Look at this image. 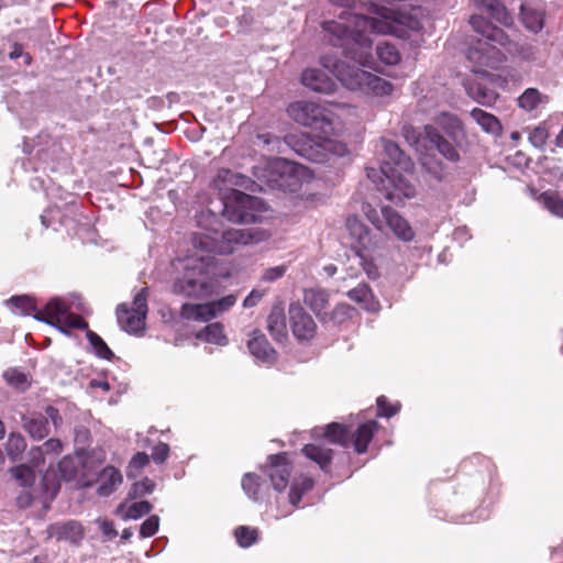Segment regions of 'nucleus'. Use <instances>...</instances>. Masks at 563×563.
Here are the masks:
<instances>
[{
  "label": "nucleus",
  "mask_w": 563,
  "mask_h": 563,
  "mask_svg": "<svg viewBox=\"0 0 563 563\" xmlns=\"http://www.w3.org/2000/svg\"><path fill=\"white\" fill-rule=\"evenodd\" d=\"M303 302L307 305L317 316L329 308L330 296L329 292L321 288L306 289L303 292Z\"/></svg>",
  "instance_id": "obj_28"
},
{
  "label": "nucleus",
  "mask_w": 563,
  "mask_h": 563,
  "mask_svg": "<svg viewBox=\"0 0 563 563\" xmlns=\"http://www.w3.org/2000/svg\"><path fill=\"white\" fill-rule=\"evenodd\" d=\"M423 140L431 144L445 159L457 163L461 159L457 147L462 144H455L449 137H445L437 126L426 124L423 126Z\"/></svg>",
  "instance_id": "obj_13"
},
{
  "label": "nucleus",
  "mask_w": 563,
  "mask_h": 563,
  "mask_svg": "<svg viewBox=\"0 0 563 563\" xmlns=\"http://www.w3.org/2000/svg\"><path fill=\"white\" fill-rule=\"evenodd\" d=\"M57 329L66 334L69 333L70 329L86 330L87 332L89 330V324L81 316L70 312L68 310L66 316L64 317L62 327Z\"/></svg>",
  "instance_id": "obj_45"
},
{
  "label": "nucleus",
  "mask_w": 563,
  "mask_h": 563,
  "mask_svg": "<svg viewBox=\"0 0 563 563\" xmlns=\"http://www.w3.org/2000/svg\"><path fill=\"white\" fill-rule=\"evenodd\" d=\"M422 166L426 170L431 174L438 180H441L445 176V166L442 162L438 161L433 156H424L421 158Z\"/></svg>",
  "instance_id": "obj_49"
},
{
  "label": "nucleus",
  "mask_w": 563,
  "mask_h": 563,
  "mask_svg": "<svg viewBox=\"0 0 563 563\" xmlns=\"http://www.w3.org/2000/svg\"><path fill=\"white\" fill-rule=\"evenodd\" d=\"M347 297L369 312H376L380 308L379 301L375 298L367 284H358L355 288L347 291Z\"/></svg>",
  "instance_id": "obj_24"
},
{
  "label": "nucleus",
  "mask_w": 563,
  "mask_h": 563,
  "mask_svg": "<svg viewBox=\"0 0 563 563\" xmlns=\"http://www.w3.org/2000/svg\"><path fill=\"white\" fill-rule=\"evenodd\" d=\"M69 306L60 298L51 299L43 309L36 311L33 317L55 328H60Z\"/></svg>",
  "instance_id": "obj_19"
},
{
  "label": "nucleus",
  "mask_w": 563,
  "mask_h": 563,
  "mask_svg": "<svg viewBox=\"0 0 563 563\" xmlns=\"http://www.w3.org/2000/svg\"><path fill=\"white\" fill-rule=\"evenodd\" d=\"M27 455H29V463L33 467H38L45 463L46 455H45L44 451L42 450L41 445L31 448Z\"/></svg>",
  "instance_id": "obj_60"
},
{
  "label": "nucleus",
  "mask_w": 563,
  "mask_h": 563,
  "mask_svg": "<svg viewBox=\"0 0 563 563\" xmlns=\"http://www.w3.org/2000/svg\"><path fill=\"white\" fill-rule=\"evenodd\" d=\"M286 272V268L284 266H275V267H269L267 268L263 276H262V280L264 282H275L279 278H282L284 276Z\"/></svg>",
  "instance_id": "obj_61"
},
{
  "label": "nucleus",
  "mask_w": 563,
  "mask_h": 563,
  "mask_svg": "<svg viewBox=\"0 0 563 563\" xmlns=\"http://www.w3.org/2000/svg\"><path fill=\"white\" fill-rule=\"evenodd\" d=\"M401 133L406 141L413 146L417 151H420V141L423 132L421 133L411 124H405L401 129Z\"/></svg>",
  "instance_id": "obj_54"
},
{
  "label": "nucleus",
  "mask_w": 563,
  "mask_h": 563,
  "mask_svg": "<svg viewBox=\"0 0 563 563\" xmlns=\"http://www.w3.org/2000/svg\"><path fill=\"white\" fill-rule=\"evenodd\" d=\"M382 18H372L343 11L340 21H324L322 27L324 40L334 47H341L345 57L365 65L368 62L367 51L372 47L369 33L391 34L398 37L408 35L407 31H420L421 21L412 15L389 11Z\"/></svg>",
  "instance_id": "obj_1"
},
{
  "label": "nucleus",
  "mask_w": 563,
  "mask_h": 563,
  "mask_svg": "<svg viewBox=\"0 0 563 563\" xmlns=\"http://www.w3.org/2000/svg\"><path fill=\"white\" fill-rule=\"evenodd\" d=\"M41 446L45 455L52 456L59 455L64 449L63 442L57 438L47 439Z\"/></svg>",
  "instance_id": "obj_58"
},
{
  "label": "nucleus",
  "mask_w": 563,
  "mask_h": 563,
  "mask_svg": "<svg viewBox=\"0 0 563 563\" xmlns=\"http://www.w3.org/2000/svg\"><path fill=\"white\" fill-rule=\"evenodd\" d=\"M47 532L51 538L71 544H79L85 534L82 525L76 520L52 523L48 526Z\"/></svg>",
  "instance_id": "obj_17"
},
{
  "label": "nucleus",
  "mask_w": 563,
  "mask_h": 563,
  "mask_svg": "<svg viewBox=\"0 0 563 563\" xmlns=\"http://www.w3.org/2000/svg\"><path fill=\"white\" fill-rule=\"evenodd\" d=\"M314 482L309 476L300 475L299 477L294 478L288 494L289 503L294 507H298L302 496L312 490Z\"/></svg>",
  "instance_id": "obj_31"
},
{
  "label": "nucleus",
  "mask_w": 563,
  "mask_h": 563,
  "mask_svg": "<svg viewBox=\"0 0 563 563\" xmlns=\"http://www.w3.org/2000/svg\"><path fill=\"white\" fill-rule=\"evenodd\" d=\"M302 454L319 465L324 473H330L333 450L321 444L308 443L301 449Z\"/></svg>",
  "instance_id": "obj_23"
},
{
  "label": "nucleus",
  "mask_w": 563,
  "mask_h": 563,
  "mask_svg": "<svg viewBox=\"0 0 563 563\" xmlns=\"http://www.w3.org/2000/svg\"><path fill=\"white\" fill-rule=\"evenodd\" d=\"M159 528V518L156 515L148 517L140 527L141 538L153 537Z\"/></svg>",
  "instance_id": "obj_55"
},
{
  "label": "nucleus",
  "mask_w": 563,
  "mask_h": 563,
  "mask_svg": "<svg viewBox=\"0 0 563 563\" xmlns=\"http://www.w3.org/2000/svg\"><path fill=\"white\" fill-rule=\"evenodd\" d=\"M439 129L455 144H463L466 131L462 120L453 113L441 112L434 120Z\"/></svg>",
  "instance_id": "obj_18"
},
{
  "label": "nucleus",
  "mask_w": 563,
  "mask_h": 563,
  "mask_svg": "<svg viewBox=\"0 0 563 563\" xmlns=\"http://www.w3.org/2000/svg\"><path fill=\"white\" fill-rule=\"evenodd\" d=\"M521 19L528 30L537 33L542 30L544 23L543 11L533 9L531 2H521Z\"/></svg>",
  "instance_id": "obj_30"
},
{
  "label": "nucleus",
  "mask_w": 563,
  "mask_h": 563,
  "mask_svg": "<svg viewBox=\"0 0 563 563\" xmlns=\"http://www.w3.org/2000/svg\"><path fill=\"white\" fill-rule=\"evenodd\" d=\"M346 230L353 242L355 251H375L377 241L372 236L369 229L355 216L349 217L345 223Z\"/></svg>",
  "instance_id": "obj_15"
},
{
  "label": "nucleus",
  "mask_w": 563,
  "mask_h": 563,
  "mask_svg": "<svg viewBox=\"0 0 563 563\" xmlns=\"http://www.w3.org/2000/svg\"><path fill=\"white\" fill-rule=\"evenodd\" d=\"M210 257H194L186 261L183 274L173 282L172 290L188 299H206L218 289Z\"/></svg>",
  "instance_id": "obj_4"
},
{
  "label": "nucleus",
  "mask_w": 563,
  "mask_h": 563,
  "mask_svg": "<svg viewBox=\"0 0 563 563\" xmlns=\"http://www.w3.org/2000/svg\"><path fill=\"white\" fill-rule=\"evenodd\" d=\"M548 97L543 96L537 88L526 89L518 98V106L525 111H533L542 102H547Z\"/></svg>",
  "instance_id": "obj_35"
},
{
  "label": "nucleus",
  "mask_w": 563,
  "mask_h": 563,
  "mask_svg": "<svg viewBox=\"0 0 563 563\" xmlns=\"http://www.w3.org/2000/svg\"><path fill=\"white\" fill-rule=\"evenodd\" d=\"M234 201H225L223 216L231 222H250L255 220V216L245 210L256 202V199L250 195L235 190Z\"/></svg>",
  "instance_id": "obj_14"
},
{
  "label": "nucleus",
  "mask_w": 563,
  "mask_h": 563,
  "mask_svg": "<svg viewBox=\"0 0 563 563\" xmlns=\"http://www.w3.org/2000/svg\"><path fill=\"white\" fill-rule=\"evenodd\" d=\"M247 347L252 355L265 363H274L277 358L276 351L260 330L252 332L251 339L247 341Z\"/></svg>",
  "instance_id": "obj_21"
},
{
  "label": "nucleus",
  "mask_w": 563,
  "mask_h": 563,
  "mask_svg": "<svg viewBox=\"0 0 563 563\" xmlns=\"http://www.w3.org/2000/svg\"><path fill=\"white\" fill-rule=\"evenodd\" d=\"M147 297L148 289L144 287L134 296L131 306L126 302L118 305L117 320L123 331L136 334L144 330L148 311Z\"/></svg>",
  "instance_id": "obj_7"
},
{
  "label": "nucleus",
  "mask_w": 563,
  "mask_h": 563,
  "mask_svg": "<svg viewBox=\"0 0 563 563\" xmlns=\"http://www.w3.org/2000/svg\"><path fill=\"white\" fill-rule=\"evenodd\" d=\"M234 536L239 545L249 548L257 541L258 531L247 526H239L234 531Z\"/></svg>",
  "instance_id": "obj_46"
},
{
  "label": "nucleus",
  "mask_w": 563,
  "mask_h": 563,
  "mask_svg": "<svg viewBox=\"0 0 563 563\" xmlns=\"http://www.w3.org/2000/svg\"><path fill=\"white\" fill-rule=\"evenodd\" d=\"M471 117L486 131L489 133H496L500 130L499 120L479 108H475L471 111Z\"/></svg>",
  "instance_id": "obj_37"
},
{
  "label": "nucleus",
  "mask_w": 563,
  "mask_h": 563,
  "mask_svg": "<svg viewBox=\"0 0 563 563\" xmlns=\"http://www.w3.org/2000/svg\"><path fill=\"white\" fill-rule=\"evenodd\" d=\"M58 471L60 473V476L65 481H71L77 475V467L75 465V461L70 456H64L58 462Z\"/></svg>",
  "instance_id": "obj_51"
},
{
  "label": "nucleus",
  "mask_w": 563,
  "mask_h": 563,
  "mask_svg": "<svg viewBox=\"0 0 563 563\" xmlns=\"http://www.w3.org/2000/svg\"><path fill=\"white\" fill-rule=\"evenodd\" d=\"M368 251H355L354 258L357 264L362 267L367 277L372 280L377 279L380 276L378 266L376 265L373 257L368 256L366 253Z\"/></svg>",
  "instance_id": "obj_40"
},
{
  "label": "nucleus",
  "mask_w": 563,
  "mask_h": 563,
  "mask_svg": "<svg viewBox=\"0 0 563 563\" xmlns=\"http://www.w3.org/2000/svg\"><path fill=\"white\" fill-rule=\"evenodd\" d=\"M264 474L271 479L275 490L284 492L289 484L292 473V463L286 452L268 456V463L263 468Z\"/></svg>",
  "instance_id": "obj_11"
},
{
  "label": "nucleus",
  "mask_w": 563,
  "mask_h": 563,
  "mask_svg": "<svg viewBox=\"0 0 563 563\" xmlns=\"http://www.w3.org/2000/svg\"><path fill=\"white\" fill-rule=\"evenodd\" d=\"M3 377L8 385L13 387L18 391H25L31 386V379L29 375L24 372H21L18 368H8L3 373Z\"/></svg>",
  "instance_id": "obj_36"
},
{
  "label": "nucleus",
  "mask_w": 563,
  "mask_h": 563,
  "mask_svg": "<svg viewBox=\"0 0 563 563\" xmlns=\"http://www.w3.org/2000/svg\"><path fill=\"white\" fill-rule=\"evenodd\" d=\"M198 340L216 345H225L228 338L224 334V328L220 322L210 323L196 333Z\"/></svg>",
  "instance_id": "obj_32"
},
{
  "label": "nucleus",
  "mask_w": 563,
  "mask_h": 563,
  "mask_svg": "<svg viewBox=\"0 0 563 563\" xmlns=\"http://www.w3.org/2000/svg\"><path fill=\"white\" fill-rule=\"evenodd\" d=\"M150 464V456L145 452L135 453L126 468V476L129 478H134L139 475V473Z\"/></svg>",
  "instance_id": "obj_47"
},
{
  "label": "nucleus",
  "mask_w": 563,
  "mask_h": 563,
  "mask_svg": "<svg viewBox=\"0 0 563 563\" xmlns=\"http://www.w3.org/2000/svg\"><path fill=\"white\" fill-rule=\"evenodd\" d=\"M242 488L244 493L253 500L260 499L261 488L264 484L262 477L255 473H246L242 477Z\"/></svg>",
  "instance_id": "obj_39"
},
{
  "label": "nucleus",
  "mask_w": 563,
  "mask_h": 563,
  "mask_svg": "<svg viewBox=\"0 0 563 563\" xmlns=\"http://www.w3.org/2000/svg\"><path fill=\"white\" fill-rule=\"evenodd\" d=\"M86 338L95 350V353L107 361H111L114 357V353L109 349L103 339L96 332L88 330Z\"/></svg>",
  "instance_id": "obj_43"
},
{
  "label": "nucleus",
  "mask_w": 563,
  "mask_h": 563,
  "mask_svg": "<svg viewBox=\"0 0 563 563\" xmlns=\"http://www.w3.org/2000/svg\"><path fill=\"white\" fill-rule=\"evenodd\" d=\"M376 404L378 417L391 418L400 410V404H390L386 396H379Z\"/></svg>",
  "instance_id": "obj_50"
},
{
  "label": "nucleus",
  "mask_w": 563,
  "mask_h": 563,
  "mask_svg": "<svg viewBox=\"0 0 563 563\" xmlns=\"http://www.w3.org/2000/svg\"><path fill=\"white\" fill-rule=\"evenodd\" d=\"M121 472L113 466H106L98 477L99 486L97 493L100 496H109L122 484Z\"/></svg>",
  "instance_id": "obj_27"
},
{
  "label": "nucleus",
  "mask_w": 563,
  "mask_h": 563,
  "mask_svg": "<svg viewBox=\"0 0 563 563\" xmlns=\"http://www.w3.org/2000/svg\"><path fill=\"white\" fill-rule=\"evenodd\" d=\"M13 476L21 482V485L23 487H27L33 484L34 482V473L32 468L27 465H19L12 468Z\"/></svg>",
  "instance_id": "obj_52"
},
{
  "label": "nucleus",
  "mask_w": 563,
  "mask_h": 563,
  "mask_svg": "<svg viewBox=\"0 0 563 563\" xmlns=\"http://www.w3.org/2000/svg\"><path fill=\"white\" fill-rule=\"evenodd\" d=\"M27 448L25 438L19 432H11L5 442V452L12 462L22 460V455Z\"/></svg>",
  "instance_id": "obj_33"
},
{
  "label": "nucleus",
  "mask_w": 563,
  "mask_h": 563,
  "mask_svg": "<svg viewBox=\"0 0 563 563\" xmlns=\"http://www.w3.org/2000/svg\"><path fill=\"white\" fill-rule=\"evenodd\" d=\"M289 322L292 334L299 342H310L314 338L317 323L299 303L289 306Z\"/></svg>",
  "instance_id": "obj_12"
},
{
  "label": "nucleus",
  "mask_w": 563,
  "mask_h": 563,
  "mask_svg": "<svg viewBox=\"0 0 563 563\" xmlns=\"http://www.w3.org/2000/svg\"><path fill=\"white\" fill-rule=\"evenodd\" d=\"M179 316L184 320L208 322L211 319L216 318V311L212 310L210 302H206V303L186 302L180 307Z\"/></svg>",
  "instance_id": "obj_25"
},
{
  "label": "nucleus",
  "mask_w": 563,
  "mask_h": 563,
  "mask_svg": "<svg viewBox=\"0 0 563 563\" xmlns=\"http://www.w3.org/2000/svg\"><path fill=\"white\" fill-rule=\"evenodd\" d=\"M470 24L476 33L485 37L468 47L466 57L470 62L479 66L497 68L506 60V56L493 43L499 44L510 54L520 53L518 45L482 14H473Z\"/></svg>",
  "instance_id": "obj_3"
},
{
  "label": "nucleus",
  "mask_w": 563,
  "mask_h": 563,
  "mask_svg": "<svg viewBox=\"0 0 563 563\" xmlns=\"http://www.w3.org/2000/svg\"><path fill=\"white\" fill-rule=\"evenodd\" d=\"M155 488V483L145 477L140 482H136L132 485L130 496L133 498L142 497L146 494H151Z\"/></svg>",
  "instance_id": "obj_53"
},
{
  "label": "nucleus",
  "mask_w": 563,
  "mask_h": 563,
  "mask_svg": "<svg viewBox=\"0 0 563 563\" xmlns=\"http://www.w3.org/2000/svg\"><path fill=\"white\" fill-rule=\"evenodd\" d=\"M367 220L379 231H384V225L388 227L395 236L404 242H410L415 238V232L408 221L389 206L382 208V217L371 205L363 208Z\"/></svg>",
  "instance_id": "obj_8"
},
{
  "label": "nucleus",
  "mask_w": 563,
  "mask_h": 563,
  "mask_svg": "<svg viewBox=\"0 0 563 563\" xmlns=\"http://www.w3.org/2000/svg\"><path fill=\"white\" fill-rule=\"evenodd\" d=\"M538 200L552 214L563 219V199L558 192L551 190L544 191L539 196Z\"/></svg>",
  "instance_id": "obj_38"
},
{
  "label": "nucleus",
  "mask_w": 563,
  "mask_h": 563,
  "mask_svg": "<svg viewBox=\"0 0 563 563\" xmlns=\"http://www.w3.org/2000/svg\"><path fill=\"white\" fill-rule=\"evenodd\" d=\"M483 10L496 22L510 26L514 23V16L504 5V2H481Z\"/></svg>",
  "instance_id": "obj_34"
},
{
  "label": "nucleus",
  "mask_w": 563,
  "mask_h": 563,
  "mask_svg": "<svg viewBox=\"0 0 563 563\" xmlns=\"http://www.w3.org/2000/svg\"><path fill=\"white\" fill-rule=\"evenodd\" d=\"M153 509V505L147 500L136 501L130 505L123 516L124 520L139 519L148 515Z\"/></svg>",
  "instance_id": "obj_48"
},
{
  "label": "nucleus",
  "mask_w": 563,
  "mask_h": 563,
  "mask_svg": "<svg viewBox=\"0 0 563 563\" xmlns=\"http://www.w3.org/2000/svg\"><path fill=\"white\" fill-rule=\"evenodd\" d=\"M236 302V297L234 295H228L219 300L210 301L212 310L216 311V317L231 307H233Z\"/></svg>",
  "instance_id": "obj_56"
},
{
  "label": "nucleus",
  "mask_w": 563,
  "mask_h": 563,
  "mask_svg": "<svg viewBox=\"0 0 563 563\" xmlns=\"http://www.w3.org/2000/svg\"><path fill=\"white\" fill-rule=\"evenodd\" d=\"M49 420L55 428L63 423L59 410L52 405L45 406L43 412L29 411L21 416L22 429L34 441H41L51 433Z\"/></svg>",
  "instance_id": "obj_9"
},
{
  "label": "nucleus",
  "mask_w": 563,
  "mask_h": 563,
  "mask_svg": "<svg viewBox=\"0 0 563 563\" xmlns=\"http://www.w3.org/2000/svg\"><path fill=\"white\" fill-rule=\"evenodd\" d=\"M376 54L380 62L386 65H396L400 62V53L397 47L388 42L377 44Z\"/></svg>",
  "instance_id": "obj_41"
},
{
  "label": "nucleus",
  "mask_w": 563,
  "mask_h": 563,
  "mask_svg": "<svg viewBox=\"0 0 563 563\" xmlns=\"http://www.w3.org/2000/svg\"><path fill=\"white\" fill-rule=\"evenodd\" d=\"M322 435L333 444L350 446V430L345 424L331 422L323 428Z\"/></svg>",
  "instance_id": "obj_29"
},
{
  "label": "nucleus",
  "mask_w": 563,
  "mask_h": 563,
  "mask_svg": "<svg viewBox=\"0 0 563 563\" xmlns=\"http://www.w3.org/2000/svg\"><path fill=\"white\" fill-rule=\"evenodd\" d=\"M33 495L29 490H23L18 497H16V505L19 508H27L33 504Z\"/></svg>",
  "instance_id": "obj_62"
},
{
  "label": "nucleus",
  "mask_w": 563,
  "mask_h": 563,
  "mask_svg": "<svg viewBox=\"0 0 563 563\" xmlns=\"http://www.w3.org/2000/svg\"><path fill=\"white\" fill-rule=\"evenodd\" d=\"M379 173L385 178L380 179L378 190L385 192L386 199L390 201H400L401 198H412L416 195L415 185L408 179L407 173L404 170H394L390 164H385Z\"/></svg>",
  "instance_id": "obj_10"
},
{
  "label": "nucleus",
  "mask_w": 563,
  "mask_h": 563,
  "mask_svg": "<svg viewBox=\"0 0 563 563\" xmlns=\"http://www.w3.org/2000/svg\"><path fill=\"white\" fill-rule=\"evenodd\" d=\"M169 455V446L167 443L159 442L153 448L151 457L157 464H163Z\"/></svg>",
  "instance_id": "obj_59"
},
{
  "label": "nucleus",
  "mask_w": 563,
  "mask_h": 563,
  "mask_svg": "<svg viewBox=\"0 0 563 563\" xmlns=\"http://www.w3.org/2000/svg\"><path fill=\"white\" fill-rule=\"evenodd\" d=\"M301 82L313 91L320 93H332L335 90V82L320 69H306L301 74Z\"/></svg>",
  "instance_id": "obj_22"
},
{
  "label": "nucleus",
  "mask_w": 563,
  "mask_h": 563,
  "mask_svg": "<svg viewBox=\"0 0 563 563\" xmlns=\"http://www.w3.org/2000/svg\"><path fill=\"white\" fill-rule=\"evenodd\" d=\"M288 115L298 124L312 129L314 140L305 132L289 133L285 142L297 154L311 162L322 163L329 154L341 155L345 152L342 143L332 140L335 135L333 113L328 108L311 101L291 102L287 108Z\"/></svg>",
  "instance_id": "obj_2"
},
{
  "label": "nucleus",
  "mask_w": 563,
  "mask_h": 563,
  "mask_svg": "<svg viewBox=\"0 0 563 563\" xmlns=\"http://www.w3.org/2000/svg\"><path fill=\"white\" fill-rule=\"evenodd\" d=\"M267 331L276 342L284 343L287 341V323L283 309L278 307L272 309L267 317Z\"/></svg>",
  "instance_id": "obj_26"
},
{
  "label": "nucleus",
  "mask_w": 563,
  "mask_h": 563,
  "mask_svg": "<svg viewBox=\"0 0 563 563\" xmlns=\"http://www.w3.org/2000/svg\"><path fill=\"white\" fill-rule=\"evenodd\" d=\"M549 132L544 126H537L534 128L530 134H529V141L536 146V147H543L548 141Z\"/></svg>",
  "instance_id": "obj_57"
},
{
  "label": "nucleus",
  "mask_w": 563,
  "mask_h": 563,
  "mask_svg": "<svg viewBox=\"0 0 563 563\" xmlns=\"http://www.w3.org/2000/svg\"><path fill=\"white\" fill-rule=\"evenodd\" d=\"M385 158L382 162L380 168L385 164H390L394 170H404L407 174H412L415 163L409 155H407L400 146L390 140L382 139Z\"/></svg>",
  "instance_id": "obj_16"
},
{
  "label": "nucleus",
  "mask_w": 563,
  "mask_h": 563,
  "mask_svg": "<svg viewBox=\"0 0 563 563\" xmlns=\"http://www.w3.org/2000/svg\"><path fill=\"white\" fill-rule=\"evenodd\" d=\"M100 528H101L102 533L109 538H114L118 534V531L115 530L112 521H108V520L102 521Z\"/></svg>",
  "instance_id": "obj_63"
},
{
  "label": "nucleus",
  "mask_w": 563,
  "mask_h": 563,
  "mask_svg": "<svg viewBox=\"0 0 563 563\" xmlns=\"http://www.w3.org/2000/svg\"><path fill=\"white\" fill-rule=\"evenodd\" d=\"M234 177H235V175L230 169H227V168H222L218 173V179L223 181V183L235 184L233 181Z\"/></svg>",
  "instance_id": "obj_64"
},
{
  "label": "nucleus",
  "mask_w": 563,
  "mask_h": 563,
  "mask_svg": "<svg viewBox=\"0 0 563 563\" xmlns=\"http://www.w3.org/2000/svg\"><path fill=\"white\" fill-rule=\"evenodd\" d=\"M378 429L379 424L375 420L361 423L354 432H350V445L353 446L357 454L365 453Z\"/></svg>",
  "instance_id": "obj_20"
},
{
  "label": "nucleus",
  "mask_w": 563,
  "mask_h": 563,
  "mask_svg": "<svg viewBox=\"0 0 563 563\" xmlns=\"http://www.w3.org/2000/svg\"><path fill=\"white\" fill-rule=\"evenodd\" d=\"M263 240V234L257 229H230L220 236L210 233H195L191 243L195 249L219 255H231L242 246L257 243Z\"/></svg>",
  "instance_id": "obj_6"
},
{
  "label": "nucleus",
  "mask_w": 563,
  "mask_h": 563,
  "mask_svg": "<svg viewBox=\"0 0 563 563\" xmlns=\"http://www.w3.org/2000/svg\"><path fill=\"white\" fill-rule=\"evenodd\" d=\"M320 63L349 90L377 97L389 96L394 91L390 81L356 66H351L333 56L324 55L320 58Z\"/></svg>",
  "instance_id": "obj_5"
},
{
  "label": "nucleus",
  "mask_w": 563,
  "mask_h": 563,
  "mask_svg": "<svg viewBox=\"0 0 563 563\" xmlns=\"http://www.w3.org/2000/svg\"><path fill=\"white\" fill-rule=\"evenodd\" d=\"M8 303L16 310H20L24 316L34 314L38 311L34 298L27 295L12 296L8 300Z\"/></svg>",
  "instance_id": "obj_44"
},
{
  "label": "nucleus",
  "mask_w": 563,
  "mask_h": 563,
  "mask_svg": "<svg viewBox=\"0 0 563 563\" xmlns=\"http://www.w3.org/2000/svg\"><path fill=\"white\" fill-rule=\"evenodd\" d=\"M467 93L478 103H482L483 106H489L492 104L495 99L496 95L494 91L489 90L485 86H482L479 84H468L466 86Z\"/></svg>",
  "instance_id": "obj_42"
}]
</instances>
